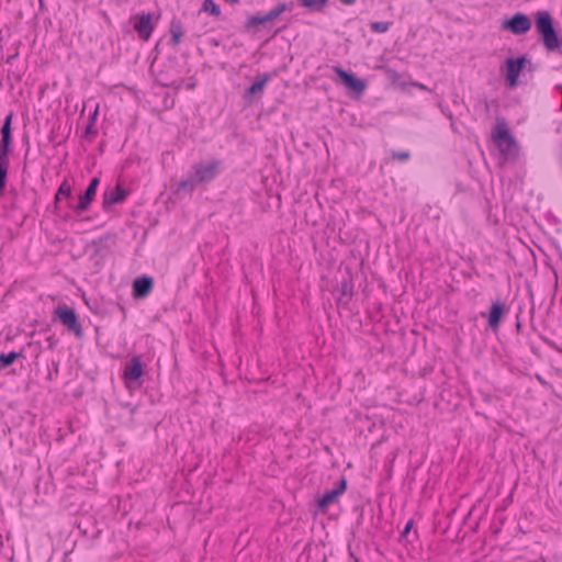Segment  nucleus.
Masks as SVG:
<instances>
[{"mask_svg":"<svg viewBox=\"0 0 562 562\" xmlns=\"http://www.w3.org/2000/svg\"><path fill=\"white\" fill-rule=\"evenodd\" d=\"M535 24L547 50L554 52L561 47L562 41L553 26V18L550 12L538 11L535 14Z\"/></svg>","mask_w":562,"mask_h":562,"instance_id":"nucleus-1","label":"nucleus"},{"mask_svg":"<svg viewBox=\"0 0 562 562\" xmlns=\"http://www.w3.org/2000/svg\"><path fill=\"white\" fill-rule=\"evenodd\" d=\"M492 139L505 159L514 158L517 155V144L510 135L507 124L498 121L492 133Z\"/></svg>","mask_w":562,"mask_h":562,"instance_id":"nucleus-2","label":"nucleus"},{"mask_svg":"<svg viewBox=\"0 0 562 562\" xmlns=\"http://www.w3.org/2000/svg\"><path fill=\"white\" fill-rule=\"evenodd\" d=\"M55 315L69 331L74 333L79 338L82 337V327L74 308L65 304L59 305L55 310Z\"/></svg>","mask_w":562,"mask_h":562,"instance_id":"nucleus-3","label":"nucleus"},{"mask_svg":"<svg viewBox=\"0 0 562 562\" xmlns=\"http://www.w3.org/2000/svg\"><path fill=\"white\" fill-rule=\"evenodd\" d=\"M143 364L139 357H133L124 368L123 379L128 390L140 386L139 379L142 378Z\"/></svg>","mask_w":562,"mask_h":562,"instance_id":"nucleus-4","label":"nucleus"},{"mask_svg":"<svg viewBox=\"0 0 562 562\" xmlns=\"http://www.w3.org/2000/svg\"><path fill=\"white\" fill-rule=\"evenodd\" d=\"M531 20L524 13H516L510 19L502 22V30L514 35H522L530 31Z\"/></svg>","mask_w":562,"mask_h":562,"instance_id":"nucleus-5","label":"nucleus"},{"mask_svg":"<svg viewBox=\"0 0 562 562\" xmlns=\"http://www.w3.org/2000/svg\"><path fill=\"white\" fill-rule=\"evenodd\" d=\"M220 171V161L211 160L207 162H198L193 166V177L199 183L210 182Z\"/></svg>","mask_w":562,"mask_h":562,"instance_id":"nucleus-6","label":"nucleus"},{"mask_svg":"<svg viewBox=\"0 0 562 562\" xmlns=\"http://www.w3.org/2000/svg\"><path fill=\"white\" fill-rule=\"evenodd\" d=\"M505 64L506 81L510 88H515L518 83V77L521 70L526 67L527 64H530V60L522 56L517 59L508 58Z\"/></svg>","mask_w":562,"mask_h":562,"instance_id":"nucleus-7","label":"nucleus"},{"mask_svg":"<svg viewBox=\"0 0 562 562\" xmlns=\"http://www.w3.org/2000/svg\"><path fill=\"white\" fill-rule=\"evenodd\" d=\"M131 23L142 40L147 41L150 37L154 30L151 14L134 15L131 18Z\"/></svg>","mask_w":562,"mask_h":562,"instance_id":"nucleus-8","label":"nucleus"},{"mask_svg":"<svg viewBox=\"0 0 562 562\" xmlns=\"http://www.w3.org/2000/svg\"><path fill=\"white\" fill-rule=\"evenodd\" d=\"M98 186H99V179L93 178L90 181V184L88 186L85 193H82L79 196L78 204L74 207V210L77 214H81L89 209V205L91 204V202L93 201V199L95 196Z\"/></svg>","mask_w":562,"mask_h":562,"instance_id":"nucleus-9","label":"nucleus"},{"mask_svg":"<svg viewBox=\"0 0 562 562\" xmlns=\"http://www.w3.org/2000/svg\"><path fill=\"white\" fill-rule=\"evenodd\" d=\"M13 114L10 113L1 127V140H0V157L9 158V154L11 151V143H12V133H11V122Z\"/></svg>","mask_w":562,"mask_h":562,"instance_id":"nucleus-10","label":"nucleus"},{"mask_svg":"<svg viewBox=\"0 0 562 562\" xmlns=\"http://www.w3.org/2000/svg\"><path fill=\"white\" fill-rule=\"evenodd\" d=\"M335 72L338 75V77L341 79L344 85L348 87L349 89L361 93L366 89V85L362 80L358 79L356 76L348 74L342 68L336 67Z\"/></svg>","mask_w":562,"mask_h":562,"instance_id":"nucleus-11","label":"nucleus"},{"mask_svg":"<svg viewBox=\"0 0 562 562\" xmlns=\"http://www.w3.org/2000/svg\"><path fill=\"white\" fill-rule=\"evenodd\" d=\"M507 313V308L504 303L495 302L491 306L490 315H488V326L496 331Z\"/></svg>","mask_w":562,"mask_h":562,"instance_id":"nucleus-12","label":"nucleus"},{"mask_svg":"<svg viewBox=\"0 0 562 562\" xmlns=\"http://www.w3.org/2000/svg\"><path fill=\"white\" fill-rule=\"evenodd\" d=\"M127 196V192L120 186L113 189L106 190L103 194V207L108 209L113 204L123 202Z\"/></svg>","mask_w":562,"mask_h":562,"instance_id":"nucleus-13","label":"nucleus"},{"mask_svg":"<svg viewBox=\"0 0 562 562\" xmlns=\"http://www.w3.org/2000/svg\"><path fill=\"white\" fill-rule=\"evenodd\" d=\"M154 282L149 277L137 278L133 283V295L136 299L146 297L153 290Z\"/></svg>","mask_w":562,"mask_h":562,"instance_id":"nucleus-14","label":"nucleus"},{"mask_svg":"<svg viewBox=\"0 0 562 562\" xmlns=\"http://www.w3.org/2000/svg\"><path fill=\"white\" fill-rule=\"evenodd\" d=\"M346 490V481L342 479L339 482V486L325 493L318 501V506L322 509L327 508L330 504L335 503L337 498L345 492Z\"/></svg>","mask_w":562,"mask_h":562,"instance_id":"nucleus-15","label":"nucleus"},{"mask_svg":"<svg viewBox=\"0 0 562 562\" xmlns=\"http://www.w3.org/2000/svg\"><path fill=\"white\" fill-rule=\"evenodd\" d=\"M198 184L199 182L193 175H190L178 183L175 194L178 196H181L182 194H191Z\"/></svg>","mask_w":562,"mask_h":562,"instance_id":"nucleus-16","label":"nucleus"},{"mask_svg":"<svg viewBox=\"0 0 562 562\" xmlns=\"http://www.w3.org/2000/svg\"><path fill=\"white\" fill-rule=\"evenodd\" d=\"M300 5L315 12H322L327 3L328 0H297Z\"/></svg>","mask_w":562,"mask_h":562,"instance_id":"nucleus-17","label":"nucleus"},{"mask_svg":"<svg viewBox=\"0 0 562 562\" xmlns=\"http://www.w3.org/2000/svg\"><path fill=\"white\" fill-rule=\"evenodd\" d=\"M170 33H171V44L173 46H177L181 42V38L184 34L182 25L179 21L171 22Z\"/></svg>","mask_w":562,"mask_h":562,"instance_id":"nucleus-18","label":"nucleus"},{"mask_svg":"<svg viewBox=\"0 0 562 562\" xmlns=\"http://www.w3.org/2000/svg\"><path fill=\"white\" fill-rule=\"evenodd\" d=\"M8 168H9V158L0 157V198L3 195L4 189H5Z\"/></svg>","mask_w":562,"mask_h":562,"instance_id":"nucleus-19","label":"nucleus"},{"mask_svg":"<svg viewBox=\"0 0 562 562\" xmlns=\"http://www.w3.org/2000/svg\"><path fill=\"white\" fill-rule=\"evenodd\" d=\"M269 81V77L265 76L260 80L255 81L247 90L249 95H256L265 89L267 82Z\"/></svg>","mask_w":562,"mask_h":562,"instance_id":"nucleus-20","label":"nucleus"},{"mask_svg":"<svg viewBox=\"0 0 562 562\" xmlns=\"http://www.w3.org/2000/svg\"><path fill=\"white\" fill-rule=\"evenodd\" d=\"M291 9H292V3L291 4L280 3L268 12V18L271 19V21H273L277 18H279L283 12L289 11Z\"/></svg>","mask_w":562,"mask_h":562,"instance_id":"nucleus-21","label":"nucleus"},{"mask_svg":"<svg viewBox=\"0 0 562 562\" xmlns=\"http://www.w3.org/2000/svg\"><path fill=\"white\" fill-rule=\"evenodd\" d=\"M202 11L207 12L214 16L221 15L220 7L213 0H204L202 4Z\"/></svg>","mask_w":562,"mask_h":562,"instance_id":"nucleus-22","label":"nucleus"},{"mask_svg":"<svg viewBox=\"0 0 562 562\" xmlns=\"http://www.w3.org/2000/svg\"><path fill=\"white\" fill-rule=\"evenodd\" d=\"M19 357H21L19 352L0 353V367L7 368L11 366Z\"/></svg>","mask_w":562,"mask_h":562,"instance_id":"nucleus-23","label":"nucleus"},{"mask_svg":"<svg viewBox=\"0 0 562 562\" xmlns=\"http://www.w3.org/2000/svg\"><path fill=\"white\" fill-rule=\"evenodd\" d=\"M268 22H271V19L268 18V13L262 16L254 15L247 21L246 27L251 29L260 24H266Z\"/></svg>","mask_w":562,"mask_h":562,"instance_id":"nucleus-24","label":"nucleus"},{"mask_svg":"<svg viewBox=\"0 0 562 562\" xmlns=\"http://www.w3.org/2000/svg\"><path fill=\"white\" fill-rule=\"evenodd\" d=\"M390 22H372L370 29L375 33H384L390 29Z\"/></svg>","mask_w":562,"mask_h":562,"instance_id":"nucleus-25","label":"nucleus"},{"mask_svg":"<svg viewBox=\"0 0 562 562\" xmlns=\"http://www.w3.org/2000/svg\"><path fill=\"white\" fill-rule=\"evenodd\" d=\"M58 195L69 198L71 195V186L67 180H64L58 188Z\"/></svg>","mask_w":562,"mask_h":562,"instance_id":"nucleus-26","label":"nucleus"},{"mask_svg":"<svg viewBox=\"0 0 562 562\" xmlns=\"http://www.w3.org/2000/svg\"><path fill=\"white\" fill-rule=\"evenodd\" d=\"M411 157L408 151H392V158L400 161H406Z\"/></svg>","mask_w":562,"mask_h":562,"instance_id":"nucleus-27","label":"nucleus"},{"mask_svg":"<svg viewBox=\"0 0 562 562\" xmlns=\"http://www.w3.org/2000/svg\"><path fill=\"white\" fill-rule=\"evenodd\" d=\"M412 526H413V521L411 520V521L407 522L405 529L402 532V536H406L409 532Z\"/></svg>","mask_w":562,"mask_h":562,"instance_id":"nucleus-28","label":"nucleus"},{"mask_svg":"<svg viewBox=\"0 0 562 562\" xmlns=\"http://www.w3.org/2000/svg\"><path fill=\"white\" fill-rule=\"evenodd\" d=\"M344 4L351 5L356 2V0H340Z\"/></svg>","mask_w":562,"mask_h":562,"instance_id":"nucleus-29","label":"nucleus"},{"mask_svg":"<svg viewBox=\"0 0 562 562\" xmlns=\"http://www.w3.org/2000/svg\"><path fill=\"white\" fill-rule=\"evenodd\" d=\"M60 198H61V196H60V195H58V193H56V195H55V206H56V207H57V205H58V203H59V201H60Z\"/></svg>","mask_w":562,"mask_h":562,"instance_id":"nucleus-30","label":"nucleus"},{"mask_svg":"<svg viewBox=\"0 0 562 562\" xmlns=\"http://www.w3.org/2000/svg\"><path fill=\"white\" fill-rule=\"evenodd\" d=\"M227 2H231V3H237L239 0H226Z\"/></svg>","mask_w":562,"mask_h":562,"instance_id":"nucleus-31","label":"nucleus"}]
</instances>
